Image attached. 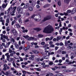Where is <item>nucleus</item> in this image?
<instances>
[{"label":"nucleus","instance_id":"nucleus-25","mask_svg":"<svg viewBox=\"0 0 76 76\" xmlns=\"http://www.w3.org/2000/svg\"><path fill=\"white\" fill-rule=\"evenodd\" d=\"M28 9L30 11H32V10H33V8L31 7H30Z\"/></svg>","mask_w":76,"mask_h":76},{"label":"nucleus","instance_id":"nucleus-3","mask_svg":"<svg viewBox=\"0 0 76 76\" xmlns=\"http://www.w3.org/2000/svg\"><path fill=\"white\" fill-rule=\"evenodd\" d=\"M12 32L13 33V34L15 37H17L18 36V31L16 30H12Z\"/></svg>","mask_w":76,"mask_h":76},{"label":"nucleus","instance_id":"nucleus-54","mask_svg":"<svg viewBox=\"0 0 76 76\" xmlns=\"http://www.w3.org/2000/svg\"><path fill=\"white\" fill-rule=\"evenodd\" d=\"M26 16H29V13L28 12L26 14Z\"/></svg>","mask_w":76,"mask_h":76},{"label":"nucleus","instance_id":"nucleus-59","mask_svg":"<svg viewBox=\"0 0 76 76\" xmlns=\"http://www.w3.org/2000/svg\"><path fill=\"white\" fill-rule=\"evenodd\" d=\"M4 67H7V65L6 64H4Z\"/></svg>","mask_w":76,"mask_h":76},{"label":"nucleus","instance_id":"nucleus-34","mask_svg":"<svg viewBox=\"0 0 76 76\" xmlns=\"http://www.w3.org/2000/svg\"><path fill=\"white\" fill-rule=\"evenodd\" d=\"M29 18L26 19V20H24V22H29Z\"/></svg>","mask_w":76,"mask_h":76},{"label":"nucleus","instance_id":"nucleus-48","mask_svg":"<svg viewBox=\"0 0 76 76\" xmlns=\"http://www.w3.org/2000/svg\"><path fill=\"white\" fill-rule=\"evenodd\" d=\"M64 15H65V16H67L68 15V14L67 13H66L65 12H64Z\"/></svg>","mask_w":76,"mask_h":76},{"label":"nucleus","instance_id":"nucleus-51","mask_svg":"<svg viewBox=\"0 0 76 76\" xmlns=\"http://www.w3.org/2000/svg\"><path fill=\"white\" fill-rule=\"evenodd\" d=\"M14 18L15 19V20H18V17H14Z\"/></svg>","mask_w":76,"mask_h":76},{"label":"nucleus","instance_id":"nucleus-37","mask_svg":"<svg viewBox=\"0 0 76 76\" xmlns=\"http://www.w3.org/2000/svg\"><path fill=\"white\" fill-rule=\"evenodd\" d=\"M54 37L53 36H51L50 38H49V41H51L53 39Z\"/></svg>","mask_w":76,"mask_h":76},{"label":"nucleus","instance_id":"nucleus-26","mask_svg":"<svg viewBox=\"0 0 76 76\" xmlns=\"http://www.w3.org/2000/svg\"><path fill=\"white\" fill-rule=\"evenodd\" d=\"M10 55H8L7 56V60L8 61H9V58H10Z\"/></svg>","mask_w":76,"mask_h":76},{"label":"nucleus","instance_id":"nucleus-30","mask_svg":"<svg viewBox=\"0 0 76 76\" xmlns=\"http://www.w3.org/2000/svg\"><path fill=\"white\" fill-rule=\"evenodd\" d=\"M23 37L25 38V39H28V38H29V36L28 35L26 36H23Z\"/></svg>","mask_w":76,"mask_h":76},{"label":"nucleus","instance_id":"nucleus-60","mask_svg":"<svg viewBox=\"0 0 76 76\" xmlns=\"http://www.w3.org/2000/svg\"><path fill=\"white\" fill-rule=\"evenodd\" d=\"M46 40L47 41H48V40H50V38L48 37L46 38Z\"/></svg>","mask_w":76,"mask_h":76},{"label":"nucleus","instance_id":"nucleus-17","mask_svg":"<svg viewBox=\"0 0 76 76\" xmlns=\"http://www.w3.org/2000/svg\"><path fill=\"white\" fill-rule=\"evenodd\" d=\"M34 30L36 31H41V29L39 28H34Z\"/></svg>","mask_w":76,"mask_h":76},{"label":"nucleus","instance_id":"nucleus-39","mask_svg":"<svg viewBox=\"0 0 76 76\" xmlns=\"http://www.w3.org/2000/svg\"><path fill=\"white\" fill-rule=\"evenodd\" d=\"M3 38L4 39H6V38H8V37L7 36H6L5 35H4Z\"/></svg>","mask_w":76,"mask_h":76},{"label":"nucleus","instance_id":"nucleus-47","mask_svg":"<svg viewBox=\"0 0 76 76\" xmlns=\"http://www.w3.org/2000/svg\"><path fill=\"white\" fill-rule=\"evenodd\" d=\"M61 69H66V66H62Z\"/></svg>","mask_w":76,"mask_h":76},{"label":"nucleus","instance_id":"nucleus-58","mask_svg":"<svg viewBox=\"0 0 76 76\" xmlns=\"http://www.w3.org/2000/svg\"><path fill=\"white\" fill-rule=\"evenodd\" d=\"M10 8H9V9L8 10V12H7V14H9V12H10Z\"/></svg>","mask_w":76,"mask_h":76},{"label":"nucleus","instance_id":"nucleus-36","mask_svg":"<svg viewBox=\"0 0 76 76\" xmlns=\"http://www.w3.org/2000/svg\"><path fill=\"white\" fill-rule=\"evenodd\" d=\"M28 32V30L26 29V30H24L23 31V33H25V32Z\"/></svg>","mask_w":76,"mask_h":76},{"label":"nucleus","instance_id":"nucleus-8","mask_svg":"<svg viewBox=\"0 0 76 76\" xmlns=\"http://www.w3.org/2000/svg\"><path fill=\"white\" fill-rule=\"evenodd\" d=\"M15 48L17 49H18L19 48V45L17 44L16 42H15L14 43Z\"/></svg>","mask_w":76,"mask_h":76},{"label":"nucleus","instance_id":"nucleus-31","mask_svg":"<svg viewBox=\"0 0 76 76\" xmlns=\"http://www.w3.org/2000/svg\"><path fill=\"white\" fill-rule=\"evenodd\" d=\"M71 12H72V11L70 10H68L66 11V13H70Z\"/></svg>","mask_w":76,"mask_h":76},{"label":"nucleus","instance_id":"nucleus-10","mask_svg":"<svg viewBox=\"0 0 76 76\" xmlns=\"http://www.w3.org/2000/svg\"><path fill=\"white\" fill-rule=\"evenodd\" d=\"M10 42H9L8 43H7L6 45L5 46V48H7V47H9V45L10 44Z\"/></svg>","mask_w":76,"mask_h":76},{"label":"nucleus","instance_id":"nucleus-44","mask_svg":"<svg viewBox=\"0 0 76 76\" xmlns=\"http://www.w3.org/2000/svg\"><path fill=\"white\" fill-rule=\"evenodd\" d=\"M6 22L7 23H9V18H7L6 20Z\"/></svg>","mask_w":76,"mask_h":76},{"label":"nucleus","instance_id":"nucleus-16","mask_svg":"<svg viewBox=\"0 0 76 76\" xmlns=\"http://www.w3.org/2000/svg\"><path fill=\"white\" fill-rule=\"evenodd\" d=\"M53 74L51 72H49V73H47L46 76H53Z\"/></svg>","mask_w":76,"mask_h":76},{"label":"nucleus","instance_id":"nucleus-46","mask_svg":"<svg viewBox=\"0 0 76 76\" xmlns=\"http://www.w3.org/2000/svg\"><path fill=\"white\" fill-rule=\"evenodd\" d=\"M38 37L39 38H41L43 37V35L41 34H39L38 35Z\"/></svg>","mask_w":76,"mask_h":76},{"label":"nucleus","instance_id":"nucleus-24","mask_svg":"<svg viewBox=\"0 0 76 76\" xmlns=\"http://www.w3.org/2000/svg\"><path fill=\"white\" fill-rule=\"evenodd\" d=\"M76 48L75 47H72L71 48V50L72 51H75Z\"/></svg>","mask_w":76,"mask_h":76},{"label":"nucleus","instance_id":"nucleus-23","mask_svg":"<svg viewBox=\"0 0 76 76\" xmlns=\"http://www.w3.org/2000/svg\"><path fill=\"white\" fill-rule=\"evenodd\" d=\"M11 48H12V50H13V51H14L15 50V49L13 48V45H12L10 46Z\"/></svg>","mask_w":76,"mask_h":76},{"label":"nucleus","instance_id":"nucleus-38","mask_svg":"<svg viewBox=\"0 0 76 76\" xmlns=\"http://www.w3.org/2000/svg\"><path fill=\"white\" fill-rule=\"evenodd\" d=\"M49 65H50V66H51L53 64V62H50L49 63Z\"/></svg>","mask_w":76,"mask_h":76},{"label":"nucleus","instance_id":"nucleus-32","mask_svg":"<svg viewBox=\"0 0 76 76\" xmlns=\"http://www.w3.org/2000/svg\"><path fill=\"white\" fill-rule=\"evenodd\" d=\"M68 45L67 42L65 41V46H67V45Z\"/></svg>","mask_w":76,"mask_h":76},{"label":"nucleus","instance_id":"nucleus-27","mask_svg":"<svg viewBox=\"0 0 76 76\" xmlns=\"http://www.w3.org/2000/svg\"><path fill=\"white\" fill-rule=\"evenodd\" d=\"M62 31H63V28H61L60 30L59 31V32L60 33V35H61V32H62Z\"/></svg>","mask_w":76,"mask_h":76},{"label":"nucleus","instance_id":"nucleus-2","mask_svg":"<svg viewBox=\"0 0 76 76\" xmlns=\"http://www.w3.org/2000/svg\"><path fill=\"white\" fill-rule=\"evenodd\" d=\"M51 19V16H47V17L45 18L42 21V22H45V21H46V20Z\"/></svg>","mask_w":76,"mask_h":76},{"label":"nucleus","instance_id":"nucleus-12","mask_svg":"<svg viewBox=\"0 0 76 76\" xmlns=\"http://www.w3.org/2000/svg\"><path fill=\"white\" fill-rule=\"evenodd\" d=\"M12 53H11L10 54V56L11 57H13L14 56V54H16V52L15 51H13L12 52Z\"/></svg>","mask_w":76,"mask_h":76},{"label":"nucleus","instance_id":"nucleus-41","mask_svg":"<svg viewBox=\"0 0 76 76\" xmlns=\"http://www.w3.org/2000/svg\"><path fill=\"white\" fill-rule=\"evenodd\" d=\"M72 71H73L74 72H76V68H72Z\"/></svg>","mask_w":76,"mask_h":76},{"label":"nucleus","instance_id":"nucleus-50","mask_svg":"<svg viewBox=\"0 0 76 76\" xmlns=\"http://www.w3.org/2000/svg\"><path fill=\"white\" fill-rule=\"evenodd\" d=\"M59 45H60V46H63L64 45L63 44V43L62 42H60L59 44Z\"/></svg>","mask_w":76,"mask_h":76},{"label":"nucleus","instance_id":"nucleus-15","mask_svg":"<svg viewBox=\"0 0 76 76\" xmlns=\"http://www.w3.org/2000/svg\"><path fill=\"white\" fill-rule=\"evenodd\" d=\"M32 51L34 54H38V53H39L38 51L37 50H32Z\"/></svg>","mask_w":76,"mask_h":76},{"label":"nucleus","instance_id":"nucleus-6","mask_svg":"<svg viewBox=\"0 0 76 76\" xmlns=\"http://www.w3.org/2000/svg\"><path fill=\"white\" fill-rule=\"evenodd\" d=\"M73 45V43H72V42L70 43L68 45L69 47H68L67 48V50H69V49H71L72 48V46Z\"/></svg>","mask_w":76,"mask_h":76},{"label":"nucleus","instance_id":"nucleus-56","mask_svg":"<svg viewBox=\"0 0 76 76\" xmlns=\"http://www.w3.org/2000/svg\"><path fill=\"white\" fill-rule=\"evenodd\" d=\"M5 75H6L7 76V75H9V73L8 72H7L5 73Z\"/></svg>","mask_w":76,"mask_h":76},{"label":"nucleus","instance_id":"nucleus-61","mask_svg":"<svg viewBox=\"0 0 76 76\" xmlns=\"http://www.w3.org/2000/svg\"><path fill=\"white\" fill-rule=\"evenodd\" d=\"M50 47H54V45L52 44L50 46Z\"/></svg>","mask_w":76,"mask_h":76},{"label":"nucleus","instance_id":"nucleus-55","mask_svg":"<svg viewBox=\"0 0 76 76\" xmlns=\"http://www.w3.org/2000/svg\"><path fill=\"white\" fill-rule=\"evenodd\" d=\"M37 9H39V8H40V7L39 6V5H37Z\"/></svg>","mask_w":76,"mask_h":76},{"label":"nucleus","instance_id":"nucleus-40","mask_svg":"<svg viewBox=\"0 0 76 76\" xmlns=\"http://www.w3.org/2000/svg\"><path fill=\"white\" fill-rule=\"evenodd\" d=\"M27 72H26L25 71H22V73H23V74H25V75L26 74V73H27Z\"/></svg>","mask_w":76,"mask_h":76},{"label":"nucleus","instance_id":"nucleus-11","mask_svg":"<svg viewBox=\"0 0 76 76\" xmlns=\"http://www.w3.org/2000/svg\"><path fill=\"white\" fill-rule=\"evenodd\" d=\"M34 57H35L34 55H31V57L29 58V59L30 60H34Z\"/></svg>","mask_w":76,"mask_h":76},{"label":"nucleus","instance_id":"nucleus-45","mask_svg":"<svg viewBox=\"0 0 76 76\" xmlns=\"http://www.w3.org/2000/svg\"><path fill=\"white\" fill-rule=\"evenodd\" d=\"M12 64L13 66L14 67H16V64H15V61H13L12 62Z\"/></svg>","mask_w":76,"mask_h":76},{"label":"nucleus","instance_id":"nucleus-29","mask_svg":"<svg viewBox=\"0 0 76 76\" xmlns=\"http://www.w3.org/2000/svg\"><path fill=\"white\" fill-rule=\"evenodd\" d=\"M66 53H67V52L66 51H63L62 52V54H66Z\"/></svg>","mask_w":76,"mask_h":76},{"label":"nucleus","instance_id":"nucleus-43","mask_svg":"<svg viewBox=\"0 0 76 76\" xmlns=\"http://www.w3.org/2000/svg\"><path fill=\"white\" fill-rule=\"evenodd\" d=\"M65 57L66 58H69V55L67 54L66 55Z\"/></svg>","mask_w":76,"mask_h":76},{"label":"nucleus","instance_id":"nucleus-62","mask_svg":"<svg viewBox=\"0 0 76 76\" xmlns=\"http://www.w3.org/2000/svg\"><path fill=\"white\" fill-rule=\"evenodd\" d=\"M20 37H18L16 38V40L17 41H19V39H20Z\"/></svg>","mask_w":76,"mask_h":76},{"label":"nucleus","instance_id":"nucleus-4","mask_svg":"<svg viewBox=\"0 0 76 76\" xmlns=\"http://www.w3.org/2000/svg\"><path fill=\"white\" fill-rule=\"evenodd\" d=\"M17 10L18 11H19L18 13H19L20 14H23V10H22L21 8L19 7L17 9Z\"/></svg>","mask_w":76,"mask_h":76},{"label":"nucleus","instance_id":"nucleus-19","mask_svg":"<svg viewBox=\"0 0 76 76\" xmlns=\"http://www.w3.org/2000/svg\"><path fill=\"white\" fill-rule=\"evenodd\" d=\"M14 60H15V59L14 58H10V60L9 59V61H10V62H12V61H14Z\"/></svg>","mask_w":76,"mask_h":76},{"label":"nucleus","instance_id":"nucleus-5","mask_svg":"<svg viewBox=\"0 0 76 76\" xmlns=\"http://www.w3.org/2000/svg\"><path fill=\"white\" fill-rule=\"evenodd\" d=\"M36 16H37L38 17H39V18L38 19L34 18V20H36V21H39V20H40L41 19V15H36Z\"/></svg>","mask_w":76,"mask_h":76},{"label":"nucleus","instance_id":"nucleus-52","mask_svg":"<svg viewBox=\"0 0 76 76\" xmlns=\"http://www.w3.org/2000/svg\"><path fill=\"white\" fill-rule=\"evenodd\" d=\"M40 1L39 0H38L37 1V4H40Z\"/></svg>","mask_w":76,"mask_h":76},{"label":"nucleus","instance_id":"nucleus-1","mask_svg":"<svg viewBox=\"0 0 76 76\" xmlns=\"http://www.w3.org/2000/svg\"><path fill=\"white\" fill-rule=\"evenodd\" d=\"M54 28L51 26H48L45 27L43 30L44 33L46 34H50L52 32L54 31Z\"/></svg>","mask_w":76,"mask_h":76},{"label":"nucleus","instance_id":"nucleus-13","mask_svg":"<svg viewBox=\"0 0 76 76\" xmlns=\"http://www.w3.org/2000/svg\"><path fill=\"white\" fill-rule=\"evenodd\" d=\"M7 3H6V4H3L2 5V8H6V6H7Z\"/></svg>","mask_w":76,"mask_h":76},{"label":"nucleus","instance_id":"nucleus-57","mask_svg":"<svg viewBox=\"0 0 76 76\" xmlns=\"http://www.w3.org/2000/svg\"><path fill=\"white\" fill-rule=\"evenodd\" d=\"M23 50L24 51H27V50H28V49H27V48H25L24 49H23Z\"/></svg>","mask_w":76,"mask_h":76},{"label":"nucleus","instance_id":"nucleus-42","mask_svg":"<svg viewBox=\"0 0 76 76\" xmlns=\"http://www.w3.org/2000/svg\"><path fill=\"white\" fill-rule=\"evenodd\" d=\"M45 43L44 42H42L41 43V45H45Z\"/></svg>","mask_w":76,"mask_h":76},{"label":"nucleus","instance_id":"nucleus-18","mask_svg":"<svg viewBox=\"0 0 76 76\" xmlns=\"http://www.w3.org/2000/svg\"><path fill=\"white\" fill-rule=\"evenodd\" d=\"M50 6V4H47L43 6V7L44 8H46V7H49Z\"/></svg>","mask_w":76,"mask_h":76},{"label":"nucleus","instance_id":"nucleus-63","mask_svg":"<svg viewBox=\"0 0 76 76\" xmlns=\"http://www.w3.org/2000/svg\"><path fill=\"white\" fill-rule=\"evenodd\" d=\"M68 64H72V61H69L68 63Z\"/></svg>","mask_w":76,"mask_h":76},{"label":"nucleus","instance_id":"nucleus-64","mask_svg":"<svg viewBox=\"0 0 76 76\" xmlns=\"http://www.w3.org/2000/svg\"><path fill=\"white\" fill-rule=\"evenodd\" d=\"M58 47L56 46L55 47V50H58Z\"/></svg>","mask_w":76,"mask_h":76},{"label":"nucleus","instance_id":"nucleus-7","mask_svg":"<svg viewBox=\"0 0 76 76\" xmlns=\"http://www.w3.org/2000/svg\"><path fill=\"white\" fill-rule=\"evenodd\" d=\"M12 36H11L10 37V41L11 42H12L13 43H15V39L13 38H12Z\"/></svg>","mask_w":76,"mask_h":76},{"label":"nucleus","instance_id":"nucleus-35","mask_svg":"<svg viewBox=\"0 0 76 76\" xmlns=\"http://www.w3.org/2000/svg\"><path fill=\"white\" fill-rule=\"evenodd\" d=\"M58 4L59 6H61V1H58Z\"/></svg>","mask_w":76,"mask_h":76},{"label":"nucleus","instance_id":"nucleus-53","mask_svg":"<svg viewBox=\"0 0 76 76\" xmlns=\"http://www.w3.org/2000/svg\"><path fill=\"white\" fill-rule=\"evenodd\" d=\"M17 18H20V17H21V15H18V16H17Z\"/></svg>","mask_w":76,"mask_h":76},{"label":"nucleus","instance_id":"nucleus-33","mask_svg":"<svg viewBox=\"0 0 76 76\" xmlns=\"http://www.w3.org/2000/svg\"><path fill=\"white\" fill-rule=\"evenodd\" d=\"M48 44L45 45L43 46V48H47V47H48Z\"/></svg>","mask_w":76,"mask_h":76},{"label":"nucleus","instance_id":"nucleus-9","mask_svg":"<svg viewBox=\"0 0 76 76\" xmlns=\"http://www.w3.org/2000/svg\"><path fill=\"white\" fill-rule=\"evenodd\" d=\"M34 39H35V40H37V39L33 37H30L28 39V40H29V41H31L32 40H34Z\"/></svg>","mask_w":76,"mask_h":76},{"label":"nucleus","instance_id":"nucleus-20","mask_svg":"<svg viewBox=\"0 0 76 76\" xmlns=\"http://www.w3.org/2000/svg\"><path fill=\"white\" fill-rule=\"evenodd\" d=\"M16 26L17 28H20V25L18 24H17L16 25Z\"/></svg>","mask_w":76,"mask_h":76},{"label":"nucleus","instance_id":"nucleus-22","mask_svg":"<svg viewBox=\"0 0 76 76\" xmlns=\"http://www.w3.org/2000/svg\"><path fill=\"white\" fill-rule=\"evenodd\" d=\"M60 39H61V37L60 36L56 38V41H58V40H60Z\"/></svg>","mask_w":76,"mask_h":76},{"label":"nucleus","instance_id":"nucleus-28","mask_svg":"<svg viewBox=\"0 0 76 76\" xmlns=\"http://www.w3.org/2000/svg\"><path fill=\"white\" fill-rule=\"evenodd\" d=\"M16 23V20H13V21H12V25H14V23Z\"/></svg>","mask_w":76,"mask_h":76},{"label":"nucleus","instance_id":"nucleus-49","mask_svg":"<svg viewBox=\"0 0 76 76\" xmlns=\"http://www.w3.org/2000/svg\"><path fill=\"white\" fill-rule=\"evenodd\" d=\"M9 52L10 53H13V51H12V50L11 49H9Z\"/></svg>","mask_w":76,"mask_h":76},{"label":"nucleus","instance_id":"nucleus-21","mask_svg":"<svg viewBox=\"0 0 76 76\" xmlns=\"http://www.w3.org/2000/svg\"><path fill=\"white\" fill-rule=\"evenodd\" d=\"M69 1H70V0H64V3H66L67 4L69 3Z\"/></svg>","mask_w":76,"mask_h":76},{"label":"nucleus","instance_id":"nucleus-14","mask_svg":"<svg viewBox=\"0 0 76 76\" xmlns=\"http://www.w3.org/2000/svg\"><path fill=\"white\" fill-rule=\"evenodd\" d=\"M29 6V3L26 4L24 6L23 8L24 9H26L28 8Z\"/></svg>","mask_w":76,"mask_h":76}]
</instances>
